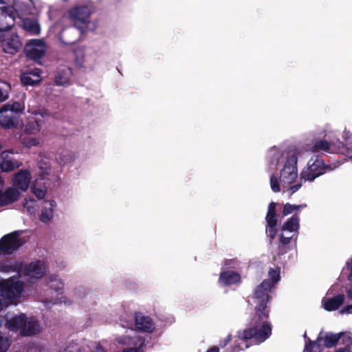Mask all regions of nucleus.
<instances>
[{"instance_id": "19", "label": "nucleus", "mask_w": 352, "mask_h": 352, "mask_svg": "<svg viewBox=\"0 0 352 352\" xmlns=\"http://www.w3.org/2000/svg\"><path fill=\"white\" fill-rule=\"evenodd\" d=\"M276 204L274 202H272L268 206V211L266 215V221L267 223V233L268 236L271 239H274L276 236V229L275 227L277 223L276 218Z\"/></svg>"}, {"instance_id": "7", "label": "nucleus", "mask_w": 352, "mask_h": 352, "mask_svg": "<svg viewBox=\"0 0 352 352\" xmlns=\"http://www.w3.org/2000/svg\"><path fill=\"white\" fill-rule=\"evenodd\" d=\"M272 288V284L267 280H263L255 289L254 300L256 305V313H258L263 318L269 314L267 302L270 300V292Z\"/></svg>"}, {"instance_id": "18", "label": "nucleus", "mask_w": 352, "mask_h": 352, "mask_svg": "<svg viewBox=\"0 0 352 352\" xmlns=\"http://www.w3.org/2000/svg\"><path fill=\"white\" fill-rule=\"evenodd\" d=\"M21 193L14 187H8L4 191L0 192V206H8L17 201Z\"/></svg>"}, {"instance_id": "47", "label": "nucleus", "mask_w": 352, "mask_h": 352, "mask_svg": "<svg viewBox=\"0 0 352 352\" xmlns=\"http://www.w3.org/2000/svg\"><path fill=\"white\" fill-rule=\"evenodd\" d=\"M91 352H107L105 349L99 344H95L94 348Z\"/></svg>"}, {"instance_id": "3", "label": "nucleus", "mask_w": 352, "mask_h": 352, "mask_svg": "<svg viewBox=\"0 0 352 352\" xmlns=\"http://www.w3.org/2000/svg\"><path fill=\"white\" fill-rule=\"evenodd\" d=\"M6 327L12 331L23 336H33L40 333L43 327L38 320L24 314L14 315L7 319Z\"/></svg>"}, {"instance_id": "55", "label": "nucleus", "mask_w": 352, "mask_h": 352, "mask_svg": "<svg viewBox=\"0 0 352 352\" xmlns=\"http://www.w3.org/2000/svg\"><path fill=\"white\" fill-rule=\"evenodd\" d=\"M5 4H6V1L4 0H0V8H4L3 5H5Z\"/></svg>"}, {"instance_id": "13", "label": "nucleus", "mask_w": 352, "mask_h": 352, "mask_svg": "<svg viewBox=\"0 0 352 352\" xmlns=\"http://www.w3.org/2000/svg\"><path fill=\"white\" fill-rule=\"evenodd\" d=\"M23 272L28 280L35 282L45 275L46 267L43 262L35 261L26 265Z\"/></svg>"}, {"instance_id": "23", "label": "nucleus", "mask_w": 352, "mask_h": 352, "mask_svg": "<svg viewBox=\"0 0 352 352\" xmlns=\"http://www.w3.org/2000/svg\"><path fill=\"white\" fill-rule=\"evenodd\" d=\"M2 161L0 163V167L3 172H10L16 168L20 166L21 164L14 160L8 151L3 152L1 155Z\"/></svg>"}, {"instance_id": "36", "label": "nucleus", "mask_w": 352, "mask_h": 352, "mask_svg": "<svg viewBox=\"0 0 352 352\" xmlns=\"http://www.w3.org/2000/svg\"><path fill=\"white\" fill-rule=\"evenodd\" d=\"M74 155L70 152H64L60 153L56 160L61 165H66L74 160Z\"/></svg>"}, {"instance_id": "1", "label": "nucleus", "mask_w": 352, "mask_h": 352, "mask_svg": "<svg viewBox=\"0 0 352 352\" xmlns=\"http://www.w3.org/2000/svg\"><path fill=\"white\" fill-rule=\"evenodd\" d=\"M267 158L272 165L276 166L283 160V167L280 170V180L274 175L270 178L272 190L278 192L281 189L288 191L292 195L301 186L297 184L292 185L298 177L297 157L294 153H283L276 147L272 148L267 154Z\"/></svg>"}, {"instance_id": "29", "label": "nucleus", "mask_w": 352, "mask_h": 352, "mask_svg": "<svg viewBox=\"0 0 352 352\" xmlns=\"http://www.w3.org/2000/svg\"><path fill=\"white\" fill-rule=\"evenodd\" d=\"M51 170V167L47 162H40L34 175V179H38V181L48 179Z\"/></svg>"}, {"instance_id": "10", "label": "nucleus", "mask_w": 352, "mask_h": 352, "mask_svg": "<svg viewBox=\"0 0 352 352\" xmlns=\"http://www.w3.org/2000/svg\"><path fill=\"white\" fill-rule=\"evenodd\" d=\"M47 50V46L43 39L29 40L24 47L25 55L30 58L37 60L43 58Z\"/></svg>"}, {"instance_id": "57", "label": "nucleus", "mask_w": 352, "mask_h": 352, "mask_svg": "<svg viewBox=\"0 0 352 352\" xmlns=\"http://www.w3.org/2000/svg\"><path fill=\"white\" fill-rule=\"evenodd\" d=\"M345 137H346V138H349V132H346V134H345Z\"/></svg>"}, {"instance_id": "21", "label": "nucleus", "mask_w": 352, "mask_h": 352, "mask_svg": "<svg viewBox=\"0 0 352 352\" xmlns=\"http://www.w3.org/2000/svg\"><path fill=\"white\" fill-rule=\"evenodd\" d=\"M135 326L142 331L151 332L155 329V324L152 319L142 314L135 315Z\"/></svg>"}, {"instance_id": "9", "label": "nucleus", "mask_w": 352, "mask_h": 352, "mask_svg": "<svg viewBox=\"0 0 352 352\" xmlns=\"http://www.w3.org/2000/svg\"><path fill=\"white\" fill-rule=\"evenodd\" d=\"M19 234V232L14 231L4 235L0 239V255L11 254L23 245V241Z\"/></svg>"}, {"instance_id": "16", "label": "nucleus", "mask_w": 352, "mask_h": 352, "mask_svg": "<svg viewBox=\"0 0 352 352\" xmlns=\"http://www.w3.org/2000/svg\"><path fill=\"white\" fill-rule=\"evenodd\" d=\"M344 149L342 143L339 140L329 143L326 140H320L317 141L312 147L313 152L344 153Z\"/></svg>"}, {"instance_id": "40", "label": "nucleus", "mask_w": 352, "mask_h": 352, "mask_svg": "<svg viewBox=\"0 0 352 352\" xmlns=\"http://www.w3.org/2000/svg\"><path fill=\"white\" fill-rule=\"evenodd\" d=\"M302 207V205H291L289 204H286L284 205L283 214L284 215H288L292 213L294 210H298L299 208Z\"/></svg>"}, {"instance_id": "49", "label": "nucleus", "mask_w": 352, "mask_h": 352, "mask_svg": "<svg viewBox=\"0 0 352 352\" xmlns=\"http://www.w3.org/2000/svg\"><path fill=\"white\" fill-rule=\"evenodd\" d=\"M335 352H351V351L349 347H344L338 349Z\"/></svg>"}, {"instance_id": "59", "label": "nucleus", "mask_w": 352, "mask_h": 352, "mask_svg": "<svg viewBox=\"0 0 352 352\" xmlns=\"http://www.w3.org/2000/svg\"><path fill=\"white\" fill-rule=\"evenodd\" d=\"M303 336H304L305 339H307V334H306V333H304Z\"/></svg>"}, {"instance_id": "25", "label": "nucleus", "mask_w": 352, "mask_h": 352, "mask_svg": "<svg viewBox=\"0 0 352 352\" xmlns=\"http://www.w3.org/2000/svg\"><path fill=\"white\" fill-rule=\"evenodd\" d=\"M344 296L343 294L338 295L333 298L324 299L322 305L327 311H334L338 309L344 302Z\"/></svg>"}, {"instance_id": "30", "label": "nucleus", "mask_w": 352, "mask_h": 352, "mask_svg": "<svg viewBox=\"0 0 352 352\" xmlns=\"http://www.w3.org/2000/svg\"><path fill=\"white\" fill-rule=\"evenodd\" d=\"M322 341V335L320 334L317 340L314 342L310 339H307L305 344L304 352H321L322 346L321 342Z\"/></svg>"}, {"instance_id": "48", "label": "nucleus", "mask_w": 352, "mask_h": 352, "mask_svg": "<svg viewBox=\"0 0 352 352\" xmlns=\"http://www.w3.org/2000/svg\"><path fill=\"white\" fill-rule=\"evenodd\" d=\"M231 340V335H228L224 340L220 342V346L223 348L225 347Z\"/></svg>"}, {"instance_id": "8", "label": "nucleus", "mask_w": 352, "mask_h": 352, "mask_svg": "<svg viewBox=\"0 0 352 352\" xmlns=\"http://www.w3.org/2000/svg\"><path fill=\"white\" fill-rule=\"evenodd\" d=\"M329 170H332V168L329 166H325L322 160L317 157H313L309 160L300 175L305 180L312 182Z\"/></svg>"}, {"instance_id": "33", "label": "nucleus", "mask_w": 352, "mask_h": 352, "mask_svg": "<svg viewBox=\"0 0 352 352\" xmlns=\"http://www.w3.org/2000/svg\"><path fill=\"white\" fill-rule=\"evenodd\" d=\"M135 334V332L133 329H129L126 331V335L123 336H120L117 338L116 341L122 344H137L136 342L133 340V337Z\"/></svg>"}, {"instance_id": "54", "label": "nucleus", "mask_w": 352, "mask_h": 352, "mask_svg": "<svg viewBox=\"0 0 352 352\" xmlns=\"http://www.w3.org/2000/svg\"><path fill=\"white\" fill-rule=\"evenodd\" d=\"M347 294H348V296H349V298H350L351 299H352V286H351V287H350V289L348 290Z\"/></svg>"}, {"instance_id": "17", "label": "nucleus", "mask_w": 352, "mask_h": 352, "mask_svg": "<svg viewBox=\"0 0 352 352\" xmlns=\"http://www.w3.org/2000/svg\"><path fill=\"white\" fill-rule=\"evenodd\" d=\"M32 177L28 170H23L14 175L12 182V187L19 189V191H26L30 186Z\"/></svg>"}, {"instance_id": "38", "label": "nucleus", "mask_w": 352, "mask_h": 352, "mask_svg": "<svg viewBox=\"0 0 352 352\" xmlns=\"http://www.w3.org/2000/svg\"><path fill=\"white\" fill-rule=\"evenodd\" d=\"M10 86L5 82H0V102L6 100L9 97Z\"/></svg>"}, {"instance_id": "43", "label": "nucleus", "mask_w": 352, "mask_h": 352, "mask_svg": "<svg viewBox=\"0 0 352 352\" xmlns=\"http://www.w3.org/2000/svg\"><path fill=\"white\" fill-rule=\"evenodd\" d=\"M28 352H45V349L41 345L32 344L29 346Z\"/></svg>"}, {"instance_id": "28", "label": "nucleus", "mask_w": 352, "mask_h": 352, "mask_svg": "<svg viewBox=\"0 0 352 352\" xmlns=\"http://www.w3.org/2000/svg\"><path fill=\"white\" fill-rule=\"evenodd\" d=\"M72 71L68 67L60 69L55 77V82L58 85H68L70 84Z\"/></svg>"}, {"instance_id": "32", "label": "nucleus", "mask_w": 352, "mask_h": 352, "mask_svg": "<svg viewBox=\"0 0 352 352\" xmlns=\"http://www.w3.org/2000/svg\"><path fill=\"white\" fill-rule=\"evenodd\" d=\"M23 207L30 214H34L36 212L37 204L32 198H25L23 201Z\"/></svg>"}, {"instance_id": "56", "label": "nucleus", "mask_w": 352, "mask_h": 352, "mask_svg": "<svg viewBox=\"0 0 352 352\" xmlns=\"http://www.w3.org/2000/svg\"><path fill=\"white\" fill-rule=\"evenodd\" d=\"M75 30H75V28H70L68 31H69V32H72L75 31Z\"/></svg>"}, {"instance_id": "46", "label": "nucleus", "mask_w": 352, "mask_h": 352, "mask_svg": "<svg viewBox=\"0 0 352 352\" xmlns=\"http://www.w3.org/2000/svg\"><path fill=\"white\" fill-rule=\"evenodd\" d=\"M60 38L66 44H72L76 41V39L67 38L63 33L60 35Z\"/></svg>"}, {"instance_id": "44", "label": "nucleus", "mask_w": 352, "mask_h": 352, "mask_svg": "<svg viewBox=\"0 0 352 352\" xmlns=\"http://www.w3.org/2000/svg\"><path fill=\"white\" fill-rule=\"evenodd\" d=\"M12 266L8 265L6 263H0V272H8L11 270Z\"/></svg>"}, {"instance_id": "52", "label": "nucleus", "mask_w": 352, "mask_h": 352, "mask_svg": "<svg viewBox=\"0 0 352 352\" xmlns=\"http://www.w3.org/2000/svg\"><path fill=\"white\" fill-rule=\"evenodd\" d=\"M207 352H219V349L217 346H212V348L209 349Z\"/></svg>"}, {"instance_id": "24", "label": "nucleus", "mask_w": 352, "mask_h": 352, "mask_svg": "<svg viewBox=\"0 0 352 352\" xmlns=\"http://www.w3.org/2000/svg\"><path fill=\"white\" fill-rule=\"evenodd\" d=\"M241 280L239 273L233 271L223 270L219 276V282L223 285H230L237 283Z\"/></svg>"}, {"instance_id": "60", "label": "nucleus", "mask_w": 352, "mask_h": 352, "mask_svg": "<svg viewBox=\"0 0 352 352\" xmlns=\"http://www.w3.org/2000/svg\"><path fill=\"white\" fill-rule=\"evenodd\" d=\"M285 252V250H281L280 253H284Z\"/></svg>"}, {"instance_id": "51", "label": "nucleus", "mask_w": 352, "mask_h": 352, "mask_svg": "<svg viewBox=\"0 0 352 352\" xmlns=\"http://www.w3.org/2000/svg\"><path fill=\"white\" fill-rule=\"evenodd\" d=\"M347 267L350 270V278H352V260L347 263Z\"/></svg>"}, {"instance_id": "12", "label": "nucleus", "mask_w": 352, "mask_h": 352, "mask_svg": "<svg viewBox=\"0 0 352 352\" xmlns=\"http://www.w3.org/2000/svg\"><path fill=\"white\" fill-rule=\"evenodd\" d=\"M47 115L45 111L34 112L25 126V132L28 134H36L41 131L45 122Z\"/></svg>"}, {"instance_id": "4", "label": "nucleus", "mask_w": 352, "mask_h": 352, "mask_svg": "<svg viewBox=\"0 0 352 352\" xmlns=\"http://www.w3.org/2000/svg\"><path fill=\"white\" fill-rule=\"evenodd\" d=\"M23 292V283L19 277L12 276L0 281V311L8 302H14Z\"/></svg>"}, {"instance_id": "50", "label": "nucleus", "mask_w": 352, "mask_h": 352, "mask_svg": "<svg viewBox=\"0 0 352 352\" xmlns=\"http://www.w3.org/2000/svg\"><path fill=\"white\" fill-rule=\"evenodd\" d=\"M4 185H5L4 179L1 176H0V192L2 190L3 188L4 187Z\"/></svg>"}, {"instance_id": "20", "label": "nucleus", "mask_w": 352, "mask_h": 352, "mask_svg": "<svg viewBox=\"0 0 352 352\" xmlns=\"http://www.w3.org/2000/svg\"><path fill=\"white\" fill-rule=\"evenodd\" d=\"M56 206V202L53 199L45 201L39 215L40 221L45 223L50 222L54 217Z\"/></svg>"}, {"instance_id": "35", "label": "nucleus", "mask_w": 352, "mask_h": 352, "mask_svg": "<svg viewBox=\"0 0 352 352\" xmlns=\"http://www.w3.org/2000/svg\"><path fill=\"white\" fill-rule=\"evenodd\" d=\"M46 283L50 285V287L59 292L63 289V283L56 276H50L45 278Z\"/></svg>"}, {"instance_id": "39", "label": "nucleus", "mask_w": 352, "mask_h": 352, "mask_svg": "<svg viewBox=\"0 0 352 352\" xmlns=\"http://www.w3.org/2000/svg\"><path fill=\"white\" fill-rule=\"evenodd\" d=\"M240 266V262L236 259H228L225 261L224 269L228 270L229 269H237Z\"/></svg>"}, {"instance_id": "6", "label": "nucleus", "mask_w": 352, "mask_h": 352, "mask_svg": "<svg viewBox=\"0 0 352 352\" xmlns=\"http://www.w3.org/2000/svg\"><path fill=\"white\" fill-rule=\"evenodd\" d=\"M91 10L88 6H80L71 8L67 13L69 20L81 32L85 30H94L96 25L89 20Z\"/></svg>"}, {"instance_id": "34", "label": "nucleus", "mask_w": 352, "mask_h": 352, "mask_svg": "<svg viewBox=\"0 0 352 352\" xmlns=\"http://www.w3.org/2000/svg\"><path fill=\"white\" fill-rule=\"evenodd\" d=\"M3 106H8V110L16 116L19 113H22L25 110V104L23 102H13L8 103Z\"/></svg>"}, {"instance_id": "27", "label": "nucleus", "mask_w": 352, "mask_h": 352, "mask_svg": "<svg viewBox=\"0 0 352 352\" xmlns=\"http://www.w3.org/2000/svg\"><path fill=\"white\" fill-rule=\"evenodd\" d=\"M38 179H34L31 186L32 192L38 199H42L46 195V182H41Z\"/></svg>"}, {"instance_id": "58", "label": "nucleus", "mask_w": 352, "mask_h": 352, "mask_svg": "<svg viewBox=\"0 0 352 352\" xmlns=\"http://www.w3.org/2000/svg\"><path fill=\"white\" fill-rule=\"evenodd\" d=\"M349 340L352 342V335L349 336Z\"/></svg>"}, {"instance_id": "15", "label": "nucleus", "mask_w": 352, "mask_h": 352, "mask_svg": "<svg viewBox=\"0 0 352 352\" xmlns=\"http://www.w3.org/2000/svg\"><path fill=\"white\" fill-rule=\"evenodd\" d=\"M299 228V220L296 216L291 217L283 226V233L280 236V243L285 246L290 243L293 237V232L296 231Z\"/></svg>"}, {"instance_id": "22", "label": "nucleus", "mask_w": 352, "mask_h": 352, "mask_svg": "<svg viewBox=\"0 0 352 352\" xmlns=\"http://www.w3.org/2000/svg\"><path fill=\"white\" fill-rule=\"evenodd\" d=\"M21 82L25 85H36L41 80V70L34 69L32 71L23 72L21 77Z\"/></svg>"}, {"instance_id": "45", "label": "nucleus", "mask_w": 352, "mask_h": 352, "mask_svg": "<svg viewBox=\"0 0 352 352\" xmlns=\"http://www.w3.org/2000/svg\"><path fill=\"white\" fill-rule=\"evenodd\" d=\"M340 313L344 314H352V304L344 307L340 311Z\"/></svg>"}, {"instance_id": "53", "label": "nucleus", "mask_w": 352, "mask_h": 352, "mask_svg": "<svg viewBox=\"0 0 352 352\" xmlns=\"http://www.w3.org/2000/svg\"><path fill=\"white\" fill-rule=\"evenodd\" d=\"M122 352H137V349L135 348H130L124 350Z\"/></svg>"}, {"instance_id": "14", "label": "nucleus", "mask_w": 352, "mask_h": 352, "mask_svg": "<svg viewBox=\"0 0 352 352\" xmlns=\"http://www.w3.org/2000/svg\"><path fill=\"white\" fill-rule=\"evenodd\" d=\"M0 125L4 129L19 128L23 126V122L8 110V106H3L0 109Z\"/></svg>"}, {"instance_id": "26", "label": "nucleus", "mask_w": 352, "mask_h": 352, "mask_svg": "<svg viewBox=\"0 0 352 352\" xmlns=\"http://www.w3.org/2000/svg\"><path fill=\"white\" fill-rule=\"evenodd\" d=\"M22 21V27L28 32L33 35H38L41 32V28L36 19L23 18Z\"/></svg>"}, {"instance_id": "41", "label": "nucleus", "mask_w": 352, "mask_h": 352, "mask_svg": "<svg viewBox=\"0 0 352 352\" xmlns=\"http://www.w3.org/2000/svg\"><path fill=\"white\" fill-rule=\"evenodd\" d=\"M60 352H87L84 348L78 347L75 344H69L63 349Z\"/></svg>"}, {"instance_id": "5", "label": "nucleus", "mask_w": 352, "mask_h": 352, "mask_svg": "<svg viewBox=\"0 0 352 352\" xmlns=\"http://www.w3.org/2000/svg\"><path fill=\"white\" fill-rule=\"evenodd\" d=\"M6 4L3 5L4 8H0L2 10L1 14L3 16L6 21V28H11L15 21L16 16L19 19L25 18L27 15L30 14L33 7L31 0H12L13 6L12 8L7 6L10 3V0H4Z\"/></svg>"}, {"instance_id": "11", "label": "nucleus", "mask_w": 352, "mask_h": 352, "mask_svg": "<svg viewBox=\"0 0 352 352\" xmlns=\"http://www.w3.org/2000/svg\"><path fill=\"white\" fill-rule=\"evenodd\" d=\"M0 42L3 52L10 54L17 53L22 47L19 36L13 32L4 33L0 38Z\"/></svg>"}, {"instance_id": "31", "label": "nucleus", "mask_w": 352, "mask_h": 352, "mask_svg": "<svg viewBox=\"0 0 352 352\" xmlns=\"http://www.w3.org/2000/svg\"><path fill=\"white\" fill-rule=\"evenodd\" d=\"M343 334V333H326L324 336H322V340H324V345L327 348L333 346L337 344V342L339 341V340L341 338Z\"/></svg>"}, {"instance_id": "42", "label": "nucleus", "mask_w": 352, "mask_h": 352, "mask_svg": "<svg viewBox=\"0 0 352 352\" xmlns=\"http://www.w3.org/2000/svg\"><path fill=\"white\" fill-rule=\"evenodd\" d=\"M24 144L28 147L38 146L40 140L37 138H29L24 140Z\"/></svg>"}, {"instance_id": "2", "label": "nucleus", "mask_w": 352, "mask_h": 352, "mask_svg": "<svg viewBox=\"0 0 352 352\" xmlns=\"http://www.w3.org/2000/svg\"><path fill=\"white\" fill-rule=\"evenodd\" d=\"M266 317H261L258 313H256L252 321V327L238 332L239 342L232 346V352H239L240 350L247 349L249 346L248 340H253L255 343H261L267 339L271 335L272 328Z\"/></svg>"}, {"instance_id": "37", "label": "nucleus", "mask_w": 352, "mask_h": 352, "mask_svg": "<svg viewBox=\"0 0 352 352\" xmlns=\"http://www.w3.org/2000/svg\"><path fill=\"white\" fill-rule=\"evenodd\" d=\"M269 279H266L269 283L272 284V287L278 282L280 279V270L278 268H271L268 272Z\"/></svg>"}]
</instances>
